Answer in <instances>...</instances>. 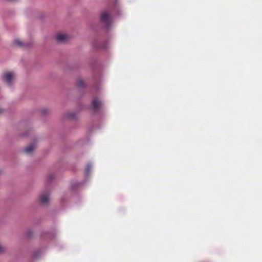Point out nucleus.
<instances>
[{"instance_id":"nucleus-13","label":"nucleus","mask_w":262,"mask_h":262,"mask_svg":"<svg viewBox=\"0 0 262 262\" xmlns=\"http://www.w3.org/2000/svg\"><path fill=\"white\" fill-rule=\"evenodd\" d=\"M6 251V248L5 247L3 246L2 245L0 244V254L4 253Z\"/></svg>"},{"instance_id":"nucleus-6","label":"nucleus","mask_w":262,"mask_h":262,"mask_svg":"<svg viewBox=\"0 0 262 262\" xmlns=\"http://www.w3.org/2000/svg\"><path fill=\"white\" fill-rule=\"evenodd\" d=\"M39 112L42 115L51 114L53 113L52 109L49 107L42 106L39 108Z\"/></svg>"},{"instance_id":"nucleus-12","label":"nucleus","mask_w":262,"mask_h":262,"mask_svg":"<svg viewBox=\"0 0 262 262\" xmlns=\"http://www.w3.org/2000/svg\"><path fill=\"white\" fill-rule=\"evenodd\" d=\"M77 85L78 87L79 88H83L84 86V84L82 80H79L78 81H77Z\"/></svg>"},{"instance_id":"nucleus-11","label":"nucleus","mask_w":262,"mask_h":262,"mask_svg":"<svg viewBox=\"0 0 262 262\" xmlns=\"http://www.w3.org/2000/svg\"><path fill=\"white\" fill-rule=\"evenodd\" d=\"M14 43L15 45L20 46V47L23 46V45H24L23 43L19 39L14 40Z\"/></svg>"},{"instance_id":"nucleus-15","label":"nucleus","mask_w":262,"mask_h":262,"mask_svg":"<svg viewBox=\"0 0 262 262\" xmlns=\"http://www.w3.org/2000/svg\"><path fill=\"white\" fill-rule=\"evenodd\" d=\"M67 117H68V119L70 120H75L77 119L76 116L71 115V116H67Z\"/></svg>"},{"instance_id":"nucleus-8","label":"nucleus","mask_w":262,"mask_h":262,"mask_svg":"<svg viewBox=\"0 0 262 262\" xmlns=\"http://www.w3.org/2000/svg\"><path fill=\"white\" fill-rule=\"evenodd\" d=\"M40 252L39 251H34L32 255V257L34 260L36 259L38 257L40 256Z\"/></svg>"},{"instance_id":"nucleus-9","label":"nucleus","mask_w":262,"mask_h":262,"mask_svg":"<svg viewBox=\"0 0 262 262\" xmlns=\"http://www.w3.org/2000/svg\"><path fill=\"white\" fill-rule=\"evenodd\" d=\"M55 178L54 174L53 173H50L47 176V181L49 182H51Z\"/></svg>"},{"instance_id":"nucleus-16","label":"nucleus","mask_w":262,"mask_h":262,"mask_svg":"<svg viewBox=\"0 0 262 262\" xmlns=\"http://www.w3.org/2000/svg\"><path fill=\"white\" fill-rule=\"evenodd\" d=\"M28 237H31L33 235V232L31 230H28L27 232Z\"/></svg>"},{"instance_id":"nucleus-1","label":"nucleus","mask_w":262,"mask_h":262,"mask_svg":"<svg viewBox=\"0 0 262 262\" xmlns=\"http://www.w3.org/2000/svg\"><path fill=\"white\" fill-rule=\"evenodd\" d=\"M50 200V193L48 192H43L40 194L38 198V203L41 206H47Z\"/></svg>"},{"instance_id":"nucleus-5","label":"nucleus","mask_w":262,"mask_h":262,"mask_svg":"<svg viewBox=\"0 0 262 262\" xmlns=\"http://www.w3.org/2000/svg\"><path fill=\"white\" fill-rule=\"evenodd\" d=\"M68 38V36L63 33H58L56 36V39L59 42L66 41Z\"/></svg>"},{"instance_id":"nucleus-4","label":"nucleus","mask_w":262,"mask_h":262,"mask_svg":"<svg viewBox=\"0 0 262 262\" xmlns=\"http://www.w3.org/2000/svg\"><path fill=\"white\" fill-rule=\"evenodd\" d=\"M35 147L36 145L35 144H31L23 149V152L27 155H31L33 153Z\"/></svg>"},{"instance_id":"nucleus-3","label":"nucleus","mask_w":262,"mask_h":262,"mask_svg":"<svg viewBox=\"0 0 262 262\" xmlns=\"http://www.w3.org/2000/svg\"><path fill=\"white\" fill-rule=\"evenodd\" d=\"M101 21L105 25L106 27H110V24L111 22V17L106 12H103L101 15Z\"/></svg>"},{"instance_id":"nucleus-10","label":"nucleus","mask_w":262,"mask_h":262,"mask_svg":"<svg viewBox=\"0 0 262 262\" xmlns=\"http://www.w3.org/2000/svg\"><path fill=\"white\" fill-rule=\"evenodd\" d=\"M92 165L90 164H88L86 166V169L85 171V173L86 175H89L90 174L91 168Z\"/></svg>"},{"instance_id":"nucleus-2","label":"nucleus","mask_w":262,"mask_h":262,"mask_svg":"<svg viewBox=\"0 0 262 262\" xmlns=\"http://www.w3.org/2000/svg\"><path fill=\"white\" fill-rule=\"evenodd\" d=\"M15 75L13 72H7L3 75L4 80L9 86L12 84Z\"/></svg>"},{"instance_id":"nucleus-14","label":"nucleus","mask_w":262,"mask_h":262,"mask_svg":"<svg viewBox=\"0 0 262 262\" xmlns=\"http://www.w3.org/2000/svg\"><path fill=\"white\" fill-rule=\"evenodd\" d=\"M9 112L7 109L0 107V114H7Z\"/></svg>"},{"instance_id":"nucleus-7","label":"nucleus","mask_w":262,"mask_h":262,"mask_svg":"<svg viewBox=\"0 0 262 262\" xmlns=\"http://www.w3.org/2000/svg\"><path fill=\"white\" fill-rule=\"evenodd\" d=\"M102 105V102L98 98H94L92 102V106L94 110L99 109Z\"/></svg>"}]
</instances>
